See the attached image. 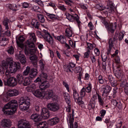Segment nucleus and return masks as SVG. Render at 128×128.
<instances>
[{
    "label": "nucleus",
    "mask_w": 128,
    "mask_h": 128,
    "mask_svg": "<svg viewBox=\"0 0 128 128\" xmlns=\"http://www.w3.org/2000/svg\"><path fill=\"white\" fill-rule=\"evenodd\" d=\"M18 106L16 100H13L6 105L2 110L4 114L11 115L14 113L16 111Z\"/></svg>",
    "instance_id": "nucleus-1"
},
{
    "label": "nucleus",
    "mask_w": 128,
    "mask_h": 128,
    "mask_svg": "<svg viewBox=\"0 0 128 128\" xmlns=\"http://www.w3.org/2000/svg\"><path fill=\"white\" fill-rule=\"evenodd\" d=\"M19 107L20 109L24 111L27 110L29 108L30 102L28 101L25 99L23 97H22L19 99Z\"/></svg>",
    "instance_id": "nucleus-2"
},
{
    "label": "nucleus",
    "mask_w": 128,
    "mask_h": 128,
    "mask_svg": "<svg viewBox=\"0 0 128 128\" xmlns=\"http://www.w3.org/2000/svg\"><path fill=\"white\" fill-rule=\"evenodd\" d=\"M28 34L29 38L27 40L26 44L30 48H34L35 46L34 43L36 42L37 40L36 36L35 34L33 33H29Z\"/></svg>",
    "instance_id": "nucleus-3"
},
{
    "label": "nucleus",
    "mask_w": 128,
    "mask_h": 128,
    "mask_svg": "<svg viewBox=\"0 0 128 128\" xmlns=\"http://www.w3.org/2000/svg\"><path fill=\"white\" fill-rule=\"evenodd\" d=\"M4 83L5 85L14 87L17 84L16 79L14 77H12L7 79V80H4Z\"/></svg>",
    "instance_id": "nucleus-4"
},
{
    "label": "nucleus",
    "mask_w": 128,
    "mask_h": 128,
    "mask_svg": "<svg viewBox=\"0 0 128 128\" xmlns=\"http://www.w3.org/2000/svg\"><path fill=\"white\" fill-rule=\"evenodd\" d=\"M18 128H31L29 122L24 119L18 122Z\"/></svg>",
    "instance_id": "nucleus-5"
},
{
    "label": "nucleus",
    "mask_w": 128,
    "mask_h": 128,
    "mask_svg": "<svg viewBox=\"0 0 128 128\" xmlns=\"http://www.w3.org/2000/svg\"><path fill=\"white\" fill-rule=\"evenodd\" d=\"M47 108L49 110L53 112H56L60 108L59 105L56 102L48 103L47 105Z\"/></svg>",
    "instance_id": "nucleus-6"
},
{
    "label": "nucleus",
    "mask_w": 128,
    "mask_h": 128,
    "mask_svg": "<svg viewBox=\"0 0 128 128\" xmlns=\"http://www.w3.org/2000/svg\"><path fill=\"white\" fill-rule=\"evenodd\" d=\"M66 18L70 21L73 22L75 20L77 23L78 26L79 27L81 22L80 20L79 17L78 15L75 14L76 16H74L69 14L66 13Z\"/></svg>",
    "instance_id": "nucleus-7"
},
{
    "label": "nucleus",
    "mask_w": 128,
    "mask_h": 128,
    "mask_svg": "<svg viewBox=\"0 0 128 128\" xmlns=\"http://www.w3.org/2000/svg\"><path fill=\"white\" fill-rule=\"evenodd\" d=\"M43 32L44 35L43 37L45 40L50 44H52L53 42L52 37L50 35L48 32L45 30H43Z\"/></svg>",
    "instance_id": "nucleus-8"
},
{
    "label": "nucleus",
    "mask_w": 128,
    "mask_h": 128,
    "mask_svg": "<svg viewBox=\"0 0 128 128\" xmlns=\"http://www.w3.org/2000/svg\"><path fill=\"white\" fill-rule=\"evenodd\" d=\"M20 64L18 62H14V64L10 66V72L12 73H15L17 70H19L20 68Z\"/></svg>",
    "instance_id": "nucleus-9"
},
{
    "label": "nucleus",
    "mask_w": 128,
    "mask_h": 128,
    "mask_svg": "<svg viewBox=\"0 0 128 128\" xmlns=\"http://www.w3.org/2000/svg\"><path fill=\"white\" fill-rule=\"evenodd\" d=\"M32 93L37 98H43L44 97V91L40 89L34 90L32 92Z\"/></svg>",
    "instance_id": "nucleus-10"
},
{
    "label": "nucleus",
    "mask_w": 128,
    "mask_h": 128,
    "mask_svg": "<svg viewBox=\"0 0 128 128\" xmlns=\"http://www.w3.org/2000/svg\"><path fill=\"white\" fill-rule=\"evenodd\" d=\"M116 39H118L116 37V38L113 37L110 38L109 40L108 41L109 46L106 52L107 54H109L110 52L111 49L113 46V44L115 42L116 40Z\"/></svg>",
    "instance_id": "nucleus-11"
},
{
    "label": "nucleus",
    "mask_w": 128,
    "mask_h": 128,
    "mask_svg": "<svg viewBox=\"0 0 128 128\" xmlns=\"http://www.w3.org/2000/svg\"><path fill=\"white\" fill-rule=\"evenodd\" d=\"M44 97L47 99H50L54 96L53 91L52 90H47L46 91H44Z\"/></svg>",
    "instance_id": "nucleus-12"
},
{
    "label": "nucleus",
    "mask_w": 128,
    "mask_h": 128,
    "mask_svg": "<svg viewBox=\"0 0 128 128\" xmlns=\"http://www.w3.org/2000/svg\"><path fill=\"white\" fill-rule=\"evenodd\" d=\"M41 115L44 118L47 119L50 116V114L49 111L47 108H43L42 110Z\"/></svg>",
    "instance_id": "nucleus-13"
},
{
    "label": "nucleus",
    "mask_w": 128,
    "mask_h": 128,
    "mask_svg": "<svg viewBox=\"0 0 128 128\" xmlns=\"http://www.w3.org/2000/svg\"><path fill=\"white\" fill-rule=\"evenodd\" d=\"M1 125L4 128H9L11 125V122L9 119H4L1 122Z\"/></svg>",
    "instance_id": "nucleus-14"
},
{
    "label": "nucleus",
    "mask_w": 128,
    "mask_h": 128,
    "mask_svg": "<svg viewBox=\"0 0 128 128\" xmlns=\"http://www.w3.org/2000/svg\"><path fill=\"white\" fill-rule=\"evenodd\" d=\"M104 86V87L102 88L104 91L102 96L105 97L107 96L108 94L110 92L111 88V87L108 85H105Z\"/></svg>",
    "instance_id": "nucleus-15"
},
{
    "label": "nucleus",
    "mask_w": 128,
    "mask_h": 128,
    "mask_svg": "<svg viewBox=\"0 0 128 128\" xmlns=\"http://www.w3.org/2000/svg\"><path fill=\"white\" fill-rule=\"evenodd\" d=\"M19 93V91L16 89H10L8 90L7 94L10 96H12L18 95Z\"/></svg>",
    "instance_id": "nucleus-16"
},
{
    "label": "nucleus",
    "mask_w": 128,
    "mask_h": 128,
    "mask_svg": "<svg viewBox=\"0 0 128 128\" xmlns=\"http://www.w3.org/2000/svg\"><path fill=\"white\" fill-rule=\"evenodd\" d=\"M25 40L24 38L22 36H20L18 39H16V42L18 46L22 48L24 47V44L22 42Z\"/></svg>",
    "instance_id": "nucleus-17"
},
{
    "label": "nucleus",
    "mask_w": 128,
    "mask_h": 128,
    "mask_svg": "<svg viewBox=\"0 0 128 128\" xmlns=\"http://www.w3.org/2000/svg\"><path fill=\"white\" fill-rule=\"evenodd\" d=\"M120 66H116L117 70H114V71L116 76L118 78H119L122 75V72L119 69Z\"/></svg>",
    "instance_id": "nucleus-18"
},
{
    "label": "nucleus",
    "mask_w": 128,
    "mask_h": 128,
    "mask_svg": "<svg viewBox=\"0 0 128 128\" xmlns=\"http://www.w3.org/2000/svg\"><path fill=\"white\" fill-rule=\"evenodd\" d=\"M59 121V119L58 118L55 117L48 120V123L49 125L52 126L56 124Z\"/></svg>",
    "instance_id": "nucleus-19"
},
{
    "label": "nucleus",
    "mask_w": 128,
    "mask_h": 128,
    "mask_svg": "<svg viewBox=\"0 0 128 128\" xmlns=\"http://www.w3.org/2000/svg\"><path fill=\"white\" fill-rule=\"evenodd\" d=\"M17 58L20 61L21 64H24L26 62V59L25 56L22 54L20 53L18 55H17Z\"/></svg>",
    "instance_id": "nucleus-20"
},
{
    "label": "nucleus",
    "mask_w": 128,
    "mask_h": 128,
    "mask_svg": "<svg viewBox=\"0 0 128 128\" xmlns=\"http://www.w3.org/2000/svg\"><path fill=\"white\" fill-rule=\"evenodd\" d=\"M40 116L39 114H32L30 116V119L33 121L37 122L40 121L41 120L40 118Z\"/></svg>",
    "instance_id": "nucleus-21"
},
{
    "label": "nucleus",
    "mask_w": 128,
    "mask_h": 128,
    "mask_svg": "<svg viewBox=\"0 0 128 128\" xmlns=\"http://www.w3.org/2000/svg\"><path fill=\"white\" fill-rule=\"evenodd\" d=\"M50 84L48 82L44 81L42 82L40 86V88L42 90H44L50 86Z\"/></svg>",
    "instance_id": "nucleus-22"
},
{
    "label": "nucleus",
    "mask_w": 128,
    "mask_h": 128,
    "mask_svg": "<svg viewBox=\"0 0 128 128\" xmlns=\"http://www.w3.org/2000/svg\"><path fill=\"white\" fill-rule=\"evenodd\" d=\"M116 22H114V24L112 23L109 24V26L108 29L112 33H113L116 29Z\"/></svg>",
    "instance_id": "nucleus-23"
},
{
    "label": "nucleus",
    "mask_w": 128,
    "mask_h": 128,
    "mask_svg": "<svg viewBox=\"0 0 128 128\" xmlns=\"http://www.w3.org/2000/svg\"><path fill=\"white\" fill-rule=\"evenodd\" d=\"M37 58L35 55H34L30 57V59L31 60V62L34 64V67H37Z\"/></svg>",
    "instance_id": "nucleus-24"
},
{
    "label": "nucleus",
    "mask_w": 128,
    "mask_h": 128,
    "mask_svg": "<svg viewBox=\"0 0 128 128\" xmlns=\"http://www.w3.org/2000/svg\"><path fill=\"white\" fill-rule=\"evenodd\" d=\"M16 80L20 84L23 83V76L22 75L20 74H18L16 76Z\"/></svg>",
    "instance_id": "nucleus-25"
},
{
    "label": "nucleus",
    "mask_w": 128,
    "mask_h": 128,
    "mask_svg": "<svg viewBox=\"0 0 128 128\" xmlns=\"http://www.w3.org/2000/svg\"><path fill=\"white\" fill-rule=\"evenodd\" d=\"M87 46L86 48V50H88L91 52V50L96 47V45L94 43L86 42Z\"/></svg>",
    "instance_id": "nucleus-26"
},
{
    "label": "nucleus",
    "mask_w": 128,
    "mask_h": 128,
    "mask_svg": "<svg viewBox=\"0 0 128 128\" xmlns=\"http://www.w3.org/2000/svg\"><path fill=\"white\" fill-rule=\"evenodd\" d=\"M37 74V70L36 68H32L31 70L29 76L31 78H32L36 76Z\"/></svg>",
    "instance_id": "nucleus-27"
},
{
    "label": "nucleus",
    "mask_w": 128,
    "mask_h": 128,
    "mask_svg": "<svg viewBox=\"0 0 128 128\" xmlns=\"http://www.w3.org/2000/svg\"><path fill=\"white\" fill-rule=\"evenodd\" d=\"M32 25L36 28L38 29L40 26V23L36 19H32Z\"/></svg>",
    "instance_id": "nucleus-28"
},
{
    "label": "nucleus",
    "mask_w": 128,
    "mask_h": 128,
    "mask_svg": "<svg viewBox=\"0 0 128 128\" xmlns=\"http://www.w3.org/2000/svg\"><path fill=\"white\" fill-rule=\"evenodd\" d=\"M48 125L46 122H40L37 128H48Z\"/></svg>",
    "instance_id": "nucleus-29"
},
{
    "label": "nucleus",
    "mask_w": 128,
    "mask_h": 128,
    "mask_svg": "<svg viewBox=\"0 0 128 128\" xmlns=\"http://www.w3.org/2000/svg\"><path fill=\"white\" fill-rule=\"evenodd\" d=\"M8 39L5 37L2 38L0 41V44L1 46H5L8 43Z\"/></svg>",
    "instance_id": "nucleus-30"
},
{
    "label": "nucleus",
    "mask_w": 128,
    "mask_h": 128,
    "mask_svg": "<svg viewBox=\"0 0 128 128\" xmlns=\"http://www.w3.org/2000/svg\"><path fill=\"white\" fill-rule=\"evenodd\" d=\"M6 6L9 8L13 11H16L17 10V6L16 4L12 5L10 4H8L6 5Z\"/></svg>",
    "instance_id": "nucleus-31"
},
{
    "label": "nucleus",
    "mask_w": 128,
    "mask_h": 128,
    "mask_svg": "<svg viewBox=\"0 0 128 128\" xmlns=\"http://www.w3.org/2000/svg\"><path fill=\"white\" fill-rule=\"evenodd\" d=\"M66 35L68 37H72V30L70 28H67L65 31Z\"/></svg>",
    "instance_id": "nucleus-32"
},
{
    "label": "nucleus",
    "mask_w": 128,
    "mask_h": 128,
    "mask_svg": "<svg viewBox=\"0 0 128 128\" xmlns=\"http://www.w3.org/2000/svg\"><path fill=\"white\" fill-rule=\"evenodd\" d=\"M8 65L6 63H2V66L0 65V72L4 73V70L5 69L8 68Z\"/></svg>",
    "instance_id": "nucleus-33"
},
{
    "label": "nucleus",
    "mask_w": 128,
    "mask_h": 128,
    "mask_svg": "<svg viewBox=\"0 0 128 128\" xmlns=\"http://www.w3.org/2000/svg\"><path fill=\"white\" fill-rule=\"evenodd\" d=\"M57 39L62 44H64L66 42V39L64 36L60 35L58 36Z\"/></svg>",
    "instance_id": "nucleus-34"
},
{
    "label": "nucleus",
    "mask_w": 128,
    "mask_h": 128,
    "mask_svg": "<svg viewBox=\"0 0 128 128\" xmlns=\"http://www.w3.org/2000/svg\"><path fill=\"white\" fill-rule=\"evenodd\" d=\"M32 82V79L29 77H26L24 80L23 84L24 86H26L30 84Z\"/></svg>",
    "instance_id": "nucleus-35"
},
{
    "label": "nucleus",
    "mask_w": 128,
    "mask_h": 128,
    "mask_svg": "<svg viewBox=\"0 0 128 128\" xmlns=\"http://www.w3.org/2000/svg\"><path fill=\"white\" fill-rule=\"evenodd\" d=\"M8 23H9V20L7 18H4L3 22V24L5 27V29L8 30L9 29Z\"/></svg>",
    "instance_id": "nucleus-36"
},
{
    "label": "nucleus",
    "mask_w": 128,
    "mask_h": 128,
    "mask_svg": "<svg viewBox=\"0 0 128 128\" xmlns=\"http://www.w3.org/2000/svg\"><path fill=\"white\" fill-rule=\"evenodd\" d=\"M96 94H97L98 101L99 104L101 106H103L104 104L103 99L102 98L101 96L99 94L97 93H96Z\"/></svg>",
    "instance_id": "nucleus-37"
},
{
    "label": "nucleus",
    "mask_w": 128,
    "mask_h": 128,
    "mask_svg": "<svg viewBox=\"0 0 128 128\" xmlns=\"http://www.w3.org/2000/svg\"><path fill=\"white\" fill-rule=\"evenodd\" d=\"M73 96L74 98L75 101L79 97V94L76 90L75 89H74L73 90Z\"/></svg>",
    "instance_id": "nucleus-38"
},
{
    "label": "nucleus",
    "mask_w": 128,
    "mask_h": 128,
    "mask_svg": "<svg viewBox=\"0 0 128 128\" xmlns=\"http://www.w3.org/2000/svg\"><path fill=\"white\" fill-rule=\"evenodd\" d=\"M64 96L65 101L68 105L69 104L70 102V95L68 94H67V95H66V94H64Z\"/></svg>",
    "instance_id": "nucleus-39"
},
{
    "label": "nucleus",
    "mask_w": 128,
    "mask_h": 128,
    "mask_svg": "<svg viewBox=\"0 0 128 128\" xmlns=\"http://www.w3.org/2000/svg\"><path fill=\"white\" fill-rule=\"evenodd\" d=\"M46 15L48 16V18L52 19H56L58 18L57 16L54 14H50L46 12Z\"/></svg>",
    "instance_id": "nucleus-40"
},
{
    "label": "nucleus",
    "mask_w": 128,
    "mask_h": 128,
    "mask_svg": "<svg viewBox=\"0 0 128 128\" xmlns=\"http://www.w3.org/2000/svg\"><path fill=\"white\" fill-rule=\"evenodd\" d=\"M37 16L38 20L40 22L42 23L44 22L45 19L43 15L39 14H38Z\"/></svg>",
    "instance_id": "nucleus-41"
},
{
    "label": "nucleus",
    "mask_w": 128,
    "mask_h": 128,
    "mask_svg": "<svg viewBox=\"0 0 128 128\" xmlns=\"http://www.w3.org/2000/svg\"><path fill=\"white\" fill-rule=\"evenodd\" d=\"M30 68L29 66H27L26 69L24 71L23 73V75L24 76H27L30 72Z\"/></svg>",
    "instance_id": "nucleus-42"
},
{
    "label": "nucleus",
    "mask_w": 128,
    "mask_h": 128,
    "mask_svg": "<svg viewBox=\"0 0 128 128\" xmlns=\"http://www.w3.org/2000/svg\"><path fill=\"white\" fill-rule=\"evenodd\" d=\"M122 86L124 88L125 93L128 95V83H125L124 84H122Z\"/></svg>",
    "instance_id": "nucleus-43"
},
{
    "label": "nucleus",
    "mask_w": 128,
    "mask_h": 128,
    "mask_svg": "<svg viewBox=\"0 0 128 128\" xmlns=\"http://www.w3.org/2000/svg\"><path fill=\"white\" fill-rule=\"evenodd\" d=\"M6 62L10 66H11L14 64L12 58L8 57L6 59Z\"/></svg>",
    "instance_id": "nucleus-44"
},
{
    "label": "nucleus",
    "mask_w": 128,
    "mask_h": 128,
    "mask_svg": "<svg viewBox=\"0 0 128 128\" xmlns=\"http://www.w3.org/2000/svg\"><path fill=\"white\" fill-rule=\"evenodd\" d=\"M86 91L85 88L83 87L81 90L80 92V95L81 96L80 97H83L85 96L86 94Z\"/></svg>",
    "instance_id": "nucleus-45"
},
{
    "label": "nucleus",
    "mask_w": 128,
    "mask_h": 128,
    "mask_svg": "<svg viewBox=\"0 0 128 128\" xmlns=\"http://www.w3.org/2000/svg\"><path fill=\"white\" fill-rule=\"evenodd\" d=\"M41 78L42 80H46L47 78L48 75L42 72L40 75Z\"/></svg>",
    "instance_id": "nucleus-46"
},
{
    "label": "nucleus",
    "mask_w": 128,
    "mask_h": 128,
    "mask_svg": "<svg viewBox=\"0 0 128 128\" xmlns=\"http://www.w3.org/2000/svg\"><path fill=\"white\" fill-rule=\"evenodd\" d=\"M92 89V85L90 83L88 84V86L85 88L86 92L88 93H89L90 92Z\"/></svg>",
    "instance_id": "nucleus-47"
},
{
    "label": "nucleus",
    "mask_w": 128,
    "mask_h": 128,
    "mask_svg": "<svg viewBox=\"0 0 128 128\" xmlns=\"http://www.w3.org/2000/svg\"><path fill=\"white\" fill-rule=\"evenodd\" d=\"M114 7H106L105 8L106 9V12H108L107 13H110L114 12Z\"/></svg>",
    "instance_id": "nucleus-48"
},
{
    "label": "nucleus",
    "mask_w": 128,
    "mask_h": 128,
    "mask_svg": "<svg viewBox=\"0 0 128 128\" xmlns=\"http://www.w3.org/2000/svg\"><path fill=\"white\" fill-rule=\"evenodd\" d=\"M4 70H6L5 75L7 77H9L11 76V74H12V72H10V70H9L8 68L5 69Z\"/></svg>",
    "instance_id": "nucleus-49"
},
{
    "label": "nucleus",
    "mask_w": 128,
    "mask_h": 128,
    "mask_svg": "<svg viewBox=\"0 0 128 128\" xmlns=\"http://www.w3.org/2000/svg\"><path fill=\"white\" fill-rule=\"evenodd\" d=\"M8 53L10 54H13L14 52V49L12 46H10L8 48Z\"/></svg>",
    "instance_id": "nucleus-50"
},
{
    "label": "nucleus",
    "mask_w": 128,
    "mask_h": 128,
    "mask_svg": "<svg viewBox=\"0 0 128 128\" xmlns=\"http://www.w3.org/2000/svg\"><path fill=\"white\" fill-rule=\"evenodd\" d=\"M118 36V38L120 40H122L124 36V34L122 32H120L119 33V35H118V34H115V36H116V37H117V36Z\"/></svg>",
    "instance_id": "nucleus-51"
},
{
    "label": "nucleus",
    "mask_w": 128,
    "mask_h": 128,
    "mask_svg": "<svg viewBox=\"0 0 128 128\" xmlns=\"http://www.w3.org/2000/svg\"><path fill=\"white\" fill-rule=\"evenodd\" d=\"M98 78V82L100 84H102L104 83V80L103 79V77L102 76L99 75Z\"/></svg>",
    "instance_id": "nucleus-52"
},
{
    "label": "nucleus",
    "mask_w": 128,
    "mask_h": 128,
    "mask_svg": "<svg viewBox=\"0 0 128 128\" xmlns=\"http://www.w3.org/2000/svg\"><path fill=\"white\" fill-rule=\"evenodd\" d=\"M58 8L63 12L66 11V7L63 5L60 4L58 6Z\"/></svg>",
    "instance_id": "nucleus-53"
},
{
    "label": "nucleus",
    "mask_w": 128,
    "mask_h": 128,
    "mask_svg": "<svg viewBox=\"0 0 128 128\" xmlns=\"http://www.w3.org/2000/svg\"><path fill=\"white\" fill-rule=\"evenodd\" d=\"M34 2L37 3L39 5L43 6L44 4L43 2L41 0H32Z\"/></svg>",
    "instance_id": "nucleus-54"
},
{
    "label": "nucleus",
    "mask_w": 128,
    "mask_h": 128,
    "mask_svg": "<svg viewBox=\"0 0 128 128\" xmlns=\"http://www.w3.org/2000/svg\"><path fill=\"white\" fill-rule=\"evenodd\" d=\"M90 58L92 63L94 64L96 63V56L93 55H90Z\"/></svg>",
    "instance_id": "nucleus-55"
},
{
    "label": "nucleus",
    "mask_w": 128,
    "mask_h": 128,
    "mask_svg": "<svg viewBox=\"0 0 128 128\" xmlns=\"http://www.w3.org/2000/svg\"><path fill=\"white\" fill-rule=\"evenodd\" d=\"M96 102L92 101H90L89 103V106H91V108H92V109L94 110Z\"/></svg>",
    "instance_id": "nucleus-56"
},
{
    "label": "nucleus",
    "mask_w": 128,
    "mask_h": 128,
    "mask_svg": "<svg viewBox=\"0 0 128 128\" xmlns=\"http://www.w3.org/2000/svg\"><path fill=\"white\" fill-rule=\"evenodd\" d=\"M22 7L26 8L28 7H30L31 6V5L30 4H28L27 2H24L22 4Z\"/></svg>",
    "instance_id": "nucleus-57"
},
{
    "label": "nucleus",
    "mask_w": 128,
    "mask_h": 128,
    "mask_svg": "<svg viewBox=\"0 0 128 128\" xmlns=\"http://www.w3.org/2000/svg\"><path fill=\"white\" fill-rule=\"evenodd\" d=\"M32 10L36 12H39L40 8L38 6H34L32 8Z\"/></svg>",
    "instance_id": "nucleus-58"
},
{
    "label": "nucleus",
    "mask_w": 128,
    "mask_h": 128,
    "mask_svg": "<svg viewBox=\"0 0 128 128\" xmlns=\"http://www.w3.org/2000/svg\"><path fill=\"white\" fill-rule=\"evenodd\" d=\"M91 52L88 50H86V52H85L84 56V58H88L89 57V55Z\"/></svg>",
    "instance_id": "nucleus-59"
},
{
    "label": "nucleus",
    "mask_w": 128,
    "mask_h": 128,
    "mask_svg": "<svg viewBox=\"0 0 128 128\" xmlns=\"http://www.w3.org/2000/svg\"><path fill=\"white\" fill-rule=\"evenodd\" d=\"M64 2L66 4L71 6H72L73 4V3L72 1L70 0H65Z\"/></svg>",
    "instance_id": "nucleus-60"
},
{
    "label": "nucleus",
    "mask_w": 128,
    "mask_h": 128,
    "mask_svg": "<svg viewBox=\"0 0 128 128\" xmlns=\"http://www.w3.org/2000/svg\"><path fill=\"white\" fill-rule=\"evenodd\" d=\"M114 7L113 3L112 1L110 0L108 1L107 4V7Z\"/></svg>",
    "instance_id": "nucleus-61"
},
{
    "label": "nucleus",
    "mask_w": 128,
    "mask_h": 128,
    "mask_svg": "<svg viewBox=\"0 0 128 128\" xmlns=\"http://www.w3.org/2000/svg\"><path fill=\"white\" fill-rule=\"evenodd\" d=\"M115 62L118 64V66H120V59L119 57L116 56L115 59Z\"/></svg>",
    "instance_id": "nucleus-62"
},
{
    "label": "nucleus",
    "mask_w": 128,
    "mask_h": 128,
    "mask_svg": "<svg viewBox=\"0 0 128 128\" xmlns=\"http://www.w3.org/2000/svg\"><path fill=\"white\" fill-rule=\"evenodd\" d=\"M116 106L120 110L122 108V104L120 102L119 100H118V102Z\"/></svg>",
    "instance_id": "nucleus-63"
},
{
    "label": "nucleus",
    "mask_w": 128,
    "mask_h": 128,
    "mask_svg": "<svg viewBox=\"0 0 128 128\" xmlns=\"http://www.w3.org/2000/svg\"><path fill=\"white\" fill-rule=\"evenodd\" d=\"M96 7L98 9L101 10H104L105 8L103 7L102 6H100L99 4H97L96 6Z\"/></svg>",
    "instance_id": "nucleus-64"
}]
</instances>
